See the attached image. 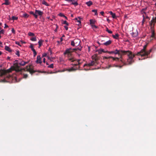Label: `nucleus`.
<instances>
[{"mask_svg":"<svg viewBox=\"0 0 156 156\" xmlns=\"http://www.w3.org/2000/svg\"><path fill=\"white\" fill-rule=\"evenodd\" d=\"M28 63V62H25L24 61H20V62L19 61L18 63H14V66L12 67H12L11 68L9 69H11V71L3 75V76H4V79L5 78L7 81L6 82H9L8 80L12 78V76L9 74V73L11 72L12 70H14L17 72H22L23 70H24V71H27L29 72L31 74H32L33 73H35V71L31 69L30 66H27L25 69L20 68L19 65L20 66H24L26 64H27Z\"/></svg>","mask_w":156,"mask_h":156,"instance_id":"1","label":"nucleus"},{"mask_svg":"<svg viewBox=\"0 0 156 156\" xmlns=\"http://www.w3.org/2000/svg\"><path fill=\"white\" fill-rule=\"evenodd\" d=\"M119 55H127L128 58L127 59V62L128 65H131L134 62L133 58L135 56V55L133 54L131 51L128 50L126 51L119 50Z\"/></svg>","mask_w":156,"mask_h":156,"instance_id":"2","label":"nucleus"},{"mask_svg":"<svg viewBox=\"0 0 156 156\" xmlns=\"http://www.w3.org/2000/svg\"><path fill=\"white\" fill-rule=\"evenodd\" d=\"M147 46V44L144 45L143 46V48L140 51L138 52L136 55L137 56L140 55L142 57L147 56V57L146 58H148V55L151 52L152 49H151L148 51H146V48ZM145 58H144L143 59H144Z\"/></svg>","mask_w":156,"mask_h":156,"instance_id":"3","label":"nucleus"},{"mask_svg":"<svg viewBox=\"0 0 156 156\" xmlns=\"http://www.w3.org/2000/svg\"><path fill=\"white\" fill-rule=\"evenodd\" d=\"M70 56H69L68 58V60L73 62V63L71 64V65L74 66H78L77 69H78L80 70V64L81 63L79 62V61H80V60L76 59L73 57L70 58L69 57Z\"/></svg>","mask_w":156,"mask_h":156,"instance_id":"4","label":"nucleus"},{"mask_svg":"<svg viewBox=\"0 0 156 156\" xmlns=\"http://www.w3.org/2000/svg\"><path fill=\"white\" fill-rule=\"evenodd\" d=\"M82 47H80L77 48L72 49L71 48H69L67 49L65 51L64 53V54L65 55H67L68 56H71V53L73 52L74 51L79 50L81 51L82 49Z\"/></svg>","mask_w":156,"mask_h":156,"instance_id":"5","label":"nucleus"},{"mask_svg":"<svg viewBox=\"0 0 156 156\" xmlns=\"http://www.w3.org/2000/svg\"><path fill=\"white\" fill-rule=\"evenodd\" d=\"M80 41L78 39H75L71 41V44L73 46H78L80 44Z\"/></svg>","mask_w":156,"mask_h":156,"instance_id":"6","label":"nucleus"},{"mask_svg":"<svg viewBox=\"0 0 156 156\" xmlns=\"http://www.w3.org/2000/svg\"><path fill=\"white\" fill-rule=\"evenodd\" d=\"M90 24L91 25L93 29H97L98 27L95 25V23L96 22L95 20L93 19H90Z\"/></svg>","mask_w":156,"mask_h":156,"instance_id":"7","label":"nucleus"},{"mask_svg":"<svg viewBox=\"0 0 156 156\" xmlns=\"http://www.w3.org/2000/svg\"><path fill=\"white\" fill-rule=\"evenodd\" d=\"M151 35L150 37V41H151L154 38L155 33L153 29H152V27H151Z\"/></svg>","mask_w":156,"mask_h":156,"instance_id":"8","label":"nucleus"},{"mask_svg":"<svg viewBox=\"0 0 156 156\" xmlns=\"http://www.w3.org/2000/svg\"><path fill=\"white\" fill-rule=\"evenodd\" d=\"M35 13L36 14H37V16H41L43 13V12L41 11H40V10H35Z\"/></svg>","mask_w":156,"mask_h":156,"instance_id":"9","label":"nucleus"},{"mask_svg":"<svg viewBox=\"0 0 156 156\" xmlns=\"http://www.w3.org/2000/svg\"><path fill=\"white\" fill-rule=\"evenodd\" d=\"M41 57L40 55H38L37 57V59L36 61V62L37 63H42V61L41 60Z\"/></svg>","mask_w":156,"mask_h":156,"instance_id":"10","label":"nucleus"},{"mask_svg":"<svg viewBox=\"0 0 156 156\" xmlns=\"http://www.w3.org/2000/svg\"><path fill=\"white\" fill-rule=\"evenodd\" d=\"M95 62L94 61H91L88 64H85L83 66V67H85L86 66H93Z\"/></svg>","mask_w":156,"mask_h":156,"instance_id":"11","label":"nucleus"},{"mask_svg":"<svg viewBox=\"0 0 156 156\" xmlns=\"http://www.w3.org/2000/svg\"><path fill=\"white\" fill-rule=\"evenodd\" d=\"M78 69L77 68V67H76V68H74L73 67H72L71 68L69 69H67V70L69 72L71 71H76V70Z\"/></svg>","mask_w":156,"mask_h":156,"instance_id":"12","label":"nucleus"},{"mask_svg":"<svg viewBox=\"0 0 156 156\" xmlns=\"http://www.w3.org/2000/svg\"><path fill=\"white\" fill-rule=\"evenodd\" d=\"M112 41L111 40H109L103 43V44L106 46H108L110 45L112 43Z\"/></svg>","mask_w":156,"mask_h":156,"instance_id":"13","label":"nucleus"},{"mask_svg":"<svg viewBox=\"0 0 156 156\" xmlns=\"http://www.w3.org/2000/svg\"><path fill=\"white\" fill-rule=\"evenodd\" d=\"M108 51L106 50H105L104 49H100L98 50V52L99 54H101L102 52L104 53H107Z\"/></svg>","mask_w":156,"mask_h":156,"instance_id":"14","label":"nucleus"},{"mask_svg":"<svg viewBox=\"0 0 156 156\" xmlns=\"http://www.w3.org/2000/svg\"><path fill=\"white\" fill-rule=\"evenodd\" d=\"M5 49L7 51L9 52H11L12 50L8 46H5Z\"/></svg>","mask_w":156,"mask_h":156,"instance_id":"15","label":"nucleus"},{"mask_svg":"<svg viewBox=\"0 0 156 156\" xmlns=\"http://www.w3.org/2000/svg\"><path fill=\"white\" fill-rule=\"evenodd\" d=\"M29 14L26 13H24L22 15V17L25 18H27L29 17Z\"/></svg>","mask_w":156,"mask_h":156,"instance_id":"16","label":"nucleus"},{"mask_svg":"<svg viewBox=\"0 0 156 156\" xmlns=\"http://www.w3.org/2000/svg\"><path fill=\"white\" fill-rule=\"evenodd\" d=\"M71 2H72V4L74 5L75 6H77L78 5V3L75 0H72V1H71Z\"/></svg>","mask_w":156,"mask_h":156,"instance_id":"17","label":"nucleus"},{"mask_svg":"<svg viewBox=\"0 0 156 156\" xmlns=\"http://www.w3.org/2000/svg\"><path fill=\"white\" fill-rule=\"evenodd\" d=\"M109 58H112L113 60L115 61H119V58L118 57H113L112 56H109Z\"/></svg>","mask_w":156,"mask_h":156,"instance_id":"18","label":"nucleus"},{"mask_svg":"<svg viewBox=\"0 0 156 156\" xmlns=\"http://www.w3.org/2000/svg\"><path fill=\"white\" fill-rule=\"evenodd\" d=\"M131 35L133 37H136L138 35V32H133L131 33Z\"/></svg>","mask_w":156,"mask_h":156,"instance_id":"19","label":"nucleus"},{"mask_svg":"<svg viewBox=\"0 0 156 156\" xmlns=\"http://www.w3.org/2000/svg\"><path fill=\"white\" fill-rule=\"evenodd\" d=\"M29 13L30 14L33 15L34 16V17H35V18H36V19L37 18V14H36L35 13H34V12H33L32 11H30V12Z\"/></svg>","mask_w":156,"mask_h":156,"instance_id":"20","label":"nucleus"},{"mask_svg":"<svg viewBox=\"0 0 156 156\" xmlns=\"http://www.w3.org/2000/svg\"><path fill=\"white\" fill-rule=\"evenodd\" d=\"M119 50H118L117 49H116L114 51V54L115 55L118 54L119 55Z\"/></svg>","mask_w":156,"mask_h":156,"instance_id":"21","label":"nucleus"},{"mask_svg":"<svg viewBox=\"0 0 156 156\" xmlns=\"http://www.w3.org/2000/svg\"><path fill=\"white\" fill-rule=\"evenodd\" d=\"M43 41L41 40H39V41L38 42V44L39 45V46L38 47L39 48H40L41 46L42 45V43H43Z\"/></svg>","mask_w":156,"mask_h":156,"instance_id":"22","label":"nucleus"},{"mask_svg":"<svg viewBox=\"0 0 156 156\" xmlns=\"http://www.w3.org/2000/svg\"><path fill=\"white\" fill-rule=\"evenodd\" d=\"M86 5H87L88 6H90L91 5L93 4L92 2L91 1H89L88 2H87L86 3Z\"/></svg>","mask_w":156,"mask_h":156,"instance_id":"23","label":"nucleus"},{"mask_svg":"<svg viewBox=\"0 0 156 156\" xmlns=\"http://www.w3.org/2000/svg\"><path fill=\"white\" fill-rule=\"evenodd\" d=\"M112 37L115 39H118L119 37V35L118 34H116L115 35H112Z\"/></svg>","mask_w":156,"mask_h":156,"instance_id":"24","label":"nucleus"},{"mask_svg":"<svg viewBox=\"0 0 156 156\" xmlns=\"http://www.w3.org/2000/svg\"><path fill=\"white\" fill-rule=\"evenodd\" d=\"M5 3L3 4L6 5H9L10 3L9 2L8 0H5Z\"/></svg>","mask_w":156,"mask_h":156,"instance_id":"25","label":"nucleus"},{"mask_svg":"<svg viewBox=\"0 0 156 156\" xmlns=\"http://www.w3.org/2000/svg\"><path fill=\"white\" fill-rule=\"evenodd\" d=\"M92 12L95 13L94 15H98V13H97V9H93L92 10Z\"/></svg>","mask_w":156,"mask_h":156,"instance_id":"26","label":"nucleus"},{"mask_svg":"<svg viewBox=\"0 0 156 156\" xmlns=\"http://www.w3.org/2000/svg\"><path fill=\"white\" fill-rule=\"evenodd\" d=\"M42 4L43 5H44L46 6H48L49 5L45 1H43L42 2Z\"/></svg>","mask_w":156,"mask_h":156,"instance_id":"27","label":"nucleus"},{"mask_svg":"<svg viewBox=\"0 0 156 156\" xmlns=\"http://www.w3.org/2000/svg\"><path fill=\"white\" fill-rule=\"evenodd\" d=\"M151 22L152 23H156V17L155 18L153 17L152 20H151Z\"/></svg>","mask_w":156,"mask_h":156,"instance_id":"28","label":"nucleus"},{"mask_svg":"<svg viewBox=\"0 0 156 156\" xmlns=\"http://www.w3.org/2000/svg\"><path fill=\"white\" fill-rule=\"evenodd\" d=\"M147 9V8H145L144 9H143L141 11V12L142 14L144 13L145 14H146V12L145 11Z\"/></svg>","mask_w":156,"mask_h":156,"instance_id":"29","label":"nucleus"},{"mask_svg":"<svg viewBox=\"0 0 156 156\" xmlns=\"http://www.w3.org/2000/svg\"><path fill=\"white\" fill-rule=\"evenodd\" d=\"M18 18L15 16H12V19L13 20H17Z\"/></svg>","mask_w":156,"mask_h":156,"instance_id":"30","label":"nucleus"},{"mask_svg":"<svg viewBox=\"0 0 156 156\" xmlns=\"http://www.w3.org/2000/svg\"><path fill=\"white\" fill-rule=\"evenodd\" d=\"M21 42L22 43L21 44H20V43L19 41H16L15 43L16 44H17L20 46H21L23 43V42L22 41H21Z\"/></svg>","mask_w":156,"mask_h":156,"instance_id":"31","label":"nucleus"},{"mask_svg":"<svg viewBox=\"0 0 156 156\" xmlns=\"http://www.w3.org/2000/svg\"><path fill=\"white\" fill-rule=\"evenodd\" d=\"M78 20H77V22L79 23V24H78V25L80 24H81V21H80V19L81 18L80 17H78Z\"/></svg>","mask_w":156,"mask_h":156,"instance_id":"32","label":"nucleus"},{"mask_svg":"<svg viewBox=\"0 0 156 156\" xmlns=\"http://www.w3.org/2000/svg\"><path fill=\"white\" fill-rule=\"evenodd\" d=\"M28 35L31 36H34V34L33 33L30 32L28 34Z\"/></svg>","mask_w":156,"mask_h":156,"instance_id":"33","label":"nucleus"},{"mask_svg":"<svg viewBox=\"0 0 156 156\" xmlns=\"http://www.w3.org/2000/svg\"><path fill=\"white\" fill-rule=\"evenodd\" d=\"M30 40L32 41H36L37 39L36 37H35L31 38H30Z\"/></svg>","mask_w":156,"mask_h":156,"instance_id":"34","label":"nucleus"},{"mask_svg":"<svg viewBox=\"0 0 156 156\" xmlns=\"http://www.w3.org/2000/svg\"><path fill=\"white\" fill-rule=\"evenodd\" d=\"M15 54L18 56L19 57L20 56V55L19 53V51L18 50H16V52L15 53Z\"/></svg>","mask_w":156,"mask_h":156,"instance_id":"35","label":"nucleus"},{"mask_svg":"<svg viewBox=\"0 0 156 156\" xmlns=\"http://www.w3.org/2000/svg\"><path fill=\"white\" fill-rule=\"evenodd\" d=\"M30 48L31 49V50L33 51V50H35L34 48V47L32 44H31L30 46Z\"/></svg>","mask_w":156,"mask_h":156,"instance_id":"36","label":"nucleus"},{"mask_svg":"<svg viewBox=\"0 0 156 156\" xmlns=\"http://www.w3.org/2000/svg\"><path fill=\"white\" fill-rule=\"evenodd\" d=\"M106 31H107L109 34H112V31L109 30L107 28H106Z\"/></svg>","mask_w":156,"mask_h":156,"instance_id":"37","label":"nucleus"},{"mask_svg":"<svg viewBox=\"0 0 156 156\" xmlns=\"http://www.w3.org/2000/svg\"><path fill=\"white\" fill-rule=\"evenodd\" d=\"M48 68H53V64H51L50 65L48 66Z\"/></svg>","mask_w":156,"mask_h":156,"instance_id":"38","label":"nucleus"},{"mask_svg":"<svg viewBox=\"0 0 156 156\" xmlns=\"http://www.w3.org/2000/svg\"><path fill=\"white\" fill-rule=\"evenodd\" d=\"M32 51L33 52L34 56V57H35V56L36 55L37 53L35 50H33V51Z\"/></svg>","mask_w":156,"mask_h":156,"instance_id":"39","label":"nucleus"},{"mask_svg":"<svg viewBox=\"0 0 156 156\" xmlns=\"http://www.w3.org/2000/svg\"><path fill=\"white\" fill-rule=\"evenodd\" d=\"M5 32V31L4 30L2 29L0 30V34H4Z\"/></svg>","mask_w":156,"mask_h":156,"instance_id":"40","label":"nucleus"},{"mask_svg":"<svg viewBox=\"0 0 156 156\" xmlns=\"http://www.w3.org/2000/svg\"><path fill=\"white\" fill-rule=\"evenodd\" d=\"M63 23L64 24H66L67 26H68L69 25V24L68 22L66 21H63Z\"/></svg>","mask_w":156,"mask_h":156,"instance_id":"41","label":"nucleus"},{"mask_svg":"<svg viewBox=\"0 0 156 156\" xmlns=\"http://www.w3.org/2000/svg\"><path fill=\"white\" fill-rule=\"evenodd\" d=\"M143 20L142 21V25H143L144 22H145V17H144V15H143Z\"/></svg>","mask_w":156,"mask_h":156,"instance_id":"42","label":"nucleus"},{"mask_svg":"<svg viewBox=\"0 0 156 156\" xmlns=\"http://www.w3.org/2000/svg\"><path fill=\"white\" fill-rule=\"evenodd\" d=\"M119 60L122 63H123L124 65H126V63H125L124 62V61H123V59H120Z\"/></svg>","mask_w":156,"mask_h":156,"instance_id":"43","label":"nucleus"},{"mask_svg":"<svg viewBox=\"0 0 156 156\" xmlns=\"http://www.w3.org/2000/svg\"><path fill=\"white\" fill-rule=\"evenodd\" d=\"M107 53L110 54H114V51H108Z\"/></svg>","mask_w":156,"mask_h":156,"instance_id":"44","label":"nucleus"},{"mask_svg":"<svg viewBox=\"0 0 156 156\" xmlns=\"http://www.w3.org/2000/svg\"><path fill=\"white\" fill-rule=\"evenodd\" d=\"M112 17L113 18H116V15L115 13H113L112 15Z\"/></svg>","mask_w":156,"mask_h":156,"instance_id":"45","label":"nucleus"},{"mask_svg":"<svg viewBox=\"0 0 156 156\" xmlns=\"http://www.w3.org/2000/svg\"><path fill=\"white\" fill-rule=\"evenodd\" d=\"M59 15L61 17H63L65 16V15L62 13H60L59 14Z\"/></svg>","mask_w":156,"mask_h":156,"instance_id":"46","label":"nucleus"},{"mask_svg":"<svg viewBox=\"0 0 156 156\" xmlns=\"http://www.w3.org/2000/svg\"><path fill=\"white\" fill-rule=\"evenodd\" d=\"M108 58H109V57H107L106 56H103V59H107Z\"/></svg>","mask_w":156,"mask_h":156,"instance_id":"47","label":"nucleus"},{"mask_svg":"<svg viewBox=\"0 0 156 156\" xmlns=\"http://www.w3.org/2000/svg\"><path fill=\"white\" fill-rule=\"evenodd\" d=\"M12 33H13L14 34H15V31L13 28L12 29Z\"/></svg>","mask_w":156,"mask_h":156,"instance_id":"48","label":"nucleus"},{"mask_svg":"<svg viewBox=\"0 0 156 156\" xmlns=\"http://www.w3.org/2000/svg\"><path fill=\"white\" fill-rule=\"evenodd\" d=\"M28 76V75L27 74H25L23 75V78H27Z\"/></svg>","mask_w":156,"mask_h":156,"instance_id":"49","label":"nucleus"},{"mask_svg":"<svg viewBox=\"0 0 156 156\" xmlns=\"http://www.w3.org/2000/svg\"><path fill=\"white\" fill-rule=\"evenodd\" d=\"M67 26L66 25V26H64V28H65V29H66V30H68V27H67Z\"/></svg>","mask_w":156,"mask_h":156,"instance_id":"50","label":"nucleus"},{"mask_svg":"<svg viewBox=\"0 0 156 156\" xmlns=\"http://www.w3.org/2000/svg\"><path fill=\"white\" fill-rule=\"evenodd\" d=\"M152 23L151 22V21L150 22V25L151 26V27H152V28H153V27H152V23Z\"/></svg>","mask_w":156,"mask_h":156,"instance_id":"51","label":"nucleus"},{"mask_svg":"<svg viewBox=\"0 0 156 156\" xmlns=\"http://www.w3.org/2000/svg\"><path fill=\"white\" fill-rule=\"evenodd\" d=\"M8 27V25H7L6 24H5V27H4V28H7V27Z\"/></svg>","mask_w":156,"mask_h":156,"instance_id":"52","label":"nucleus"},{"mask_svg":"<svg viewBox=\"0 0 156 156\" xmlns=\"http://www.w3.org/2000/svg\"><path fill=\"white\" fill-rule=\"evenodd\" d=\"M100 13L103 16L104 14V12L103 11H102L100 12Z\"/></svg>","mask_w":156,"mask_h":156,"instance_id":"53","label":"nucleus"},{"mask_svg":"<svg viewBox=\"0 0 156 156\" xmlns=\"http://www.w3.org/2000/svg\"><path fill=\"white\" fill-rule=\"evenodd\" d=\"M119 55L120 56V57L119 58H119V59H123L122 58V55Z\"/></svg>","mask_w":156,"mask_h":156,"instance_id":"54","label":"nucleus"},{"mask_svg":"<svg viewBox=\"0 0 156 156\" xmlns=\"http://www.w3.org/2000/svg\"><path fill=\"white\" fill-rule=\"evenodd\" d=\"M66 1L68 2H71L72 0H66Z\"/></svg>","mask_w":156,"mask_h":156,"instance_id":"55","label":"nucleus"},{"mask_svg":"<svg viewBox=\"0 0 156 156\" xmlns=\"http://www.w3.org/2000/svg\"><path fill=\"white\" fill-rule=\"evenodd\" d=\"M45 58H44L43 59V62H44V63H45Z\"/></svg>","mask_w":156,"mask_h":156,"instance_id":"56","label":"nucleus"},{"mask_svg":"<svg viewBox=\"0 0 156 156\" xmlns=\"http://www.w3.org/2000/svg\"><path fill=\"white\" fill-rule=\"evenodd\" d=\"M2 42H1L0 41V46L1 47H2Z\"/></svg>","mask_w":156,"mask_h":156,"instance_id":"57","label":"nucleus"},{"mask_svg":"<svg viewBox=\"0 0 156 156\" xmlns=\"http://www.w3.org/2000/svg\"><path fill=\"white\" fill-rule=\"evenodd\" d=\"M109 13L111 15H112L113 14V13L112 12V11H110L109 12Z\"/></svg>","mask_w":156,"mask_h":156,"instance_id":"58","label":"nucleus"},{"mask_svg":"<svg viewBox=\"0 0 156 156\" xmlns=\"http://www.w3.org/2000/svg\"><path fill=\"white\" fill-rule=\"evenodd\" d=\"M112 66L110 65H109L108 66V67H107V68H108V69H109V68H110V67H112Z\"/></svg>","mask_w":156,"mask_h":156,"instance_id":"59","label":"nucleus"},{"mask_svg":"<svg viewBox=\"0 0 156 156\" xmlns=\"http://www.w3.org/2000/svg\"><path fill=\"white\" fill-rule=\"evenodd\" d=\"M60 42H62L63 41V39H62V37H61L60 39Z\"/></svg>","mask_w":156,"mask_h":156,"instance_id":"60","label":"nucleus"},{"mask_svg":"<svg viewBox=\"0 0 156 156\" xmlns=\"http://www.w3.org/2000/svg\"><path fill=\"white\" fill-rule=\"evenodd\" d=\"M8 69H7V70H2L1 69L0 70V74H1V71H2V70L3 71H4V70H8Z\"/></svg>","mask_w":156,"mask_h":156,"instance_id":"61","label":"nucleus"},{"mask_svg":"<svg viewBox=\"0 0 156 156\" xmlns=\"http://www.w3.org/2000/svg\"><path fill=\"white\" fill-rule=\"evenodd\" d=\"M64 17H65V18L66 20H67V17H66V16H64Z\"/></svg>","mask_w":156,"mask_h":156,"instance_id":"62","label":"nucleus"},{"mask_svg":"<svg viewBox=\"0 0 156 156\" xmlns=\"http://www.w3.org/2000/svg\"><path fill=\"white\" fill-rule=\"evenodd\" d=\"M122 66H119V67L120 68H121L122 67Z\"/></svg>","mask_w":156,"mask_h":156,"instance_id":"63","label":"nucleus"},{"mask_svg":"<svg viewBox=\"0 0 156 156\" xmlns=\"http://www.w3.org/2000/svg\"><path fill=\"white\" fill-rule=\"evenodd\" d=\"M10 57H7V59H10Z\"/></svg>","mask_w":156,"mask_h":156,"instance_id":"64","label":"nucleus"}]
</instances>
